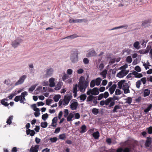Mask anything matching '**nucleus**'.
Returning <instances> with one entry per match:
<instances>
[{
    "label": "nucleus",
    "mask_w": 152,
    "mask_h": 152,
    "mask_svg": "<svg viewBox=\"0 0 152 152\" xmlns=\"http://www.w3.org/2000/svg\"><path fill=\"white\" fill-rule=\"evenodd\" d=\"M79 83V90L81 92H84L86 88L88 86V82L85 80V78L84 77L82 76L80 78Z\"/></svg>",
    "instance_id": "1"
},
{
    "label": "nucleus",
    "mask_w": 152,
    "mask_h": 152,
    "mask_svg": "<svg viewBox=\"0 0 152 152\" xmlns=\"http://www.w3.org/2000/svg\"><path fill=\"white\" fill-rule=\"evenodd\" d=\"M79 52L77 50L72 51L71 52L70 59L73 63H75L78 61Z\"/></svg>",
    "instance_id": "2"
},
{
    "label": "nucleus",
    "mask_w": 152,
    "mask_h": 152,
    "mask_svg": "<svg viewBox=\"0 0 152 152\" xmlns=\"http://www.w3.org/2000/svg\"><path fill=\"white\" fill-rule=\"evenodd\" d=\"M23 40L20 38L18 37L11 42V45L14 48H17L22 42Z\"/></svg>",
    "instance_id": "3"
},
{
    "label": "nucleus",
    "mask_w": 152,
    "mask_h": 152,
    "mask_svg": "<svg viewBox=\"0 0 152 152\" xmlns=\"http://www.w3.org/2000/svg\"><path fill=\"white\" fill-rule=\"evenodd\" d=\"M134 148L127 147L124 148L120 147L117 149L116 152H133Z\"/></svg>",
    "instance_id": "4"
},
{
    "label": "nucleus",
    "mask_w": 152,
    "mask_h": 152,
    "mask_svg": "<svg viewBox=\"0 0 152 152\" xmlns=\"http://www.w3.org/2000/svg\"><path fill=\"white\" fill-rule=\"evenodd\" d=\"M26 78L27 76L26 75H23L19 78L18 81L15 84L14 86H16L22 84Z\"/></svg>",
    "instance_id": "5"
},
{
    "label": "nucleus",
    "mask_w": 152,
    "mask_h": 152,
    "mask_svg": "<svg viewBox=\"0 0 152 152\" xmlns=\"http://www.w3.org/2000/svg\"><path fill=\"white\" fill-rule=\"evenodd\" d=\"M129 71L126 70H122L117 74V76L120 78L123 77L128 73Z\"/></svg>",
    "instance_id": "6"
},
{
    "label": "nucleus",
    "mask_w": 152,
    "mask_h": 152,
    "mask_svg": "<svg viewBox=\"0 0 152 152\" xmlns=\"http://www.w3.org/2000/svg\"><path fill=\"white\" fill-rule=\"evenodd\" d=\"M129 86L127 83H124L123 84L122 89L124 91V93L125 94L130 93V91L129 89Z\"/></svg>",
    "instance_id": "7"
},
{
    "label": "nucleus",
    "mask_w": 152,
    "mask_h": 152,
    "mask_svg": "<svg viewBox=\"0 0 152 152\" xmlns=\"http://www.w3.org/2000/svg\"><path fill=\"white\" fill-rule=\"evenodd\" d=\"M72 98V96L71 95H69L66 97V96H65L64 99L63 100V105L64 106L67 105Z\"/></svg>",
    "instance_id": "8"
},
{
    "label": "nucleus",
    "mask_w": 152,
    "mask_h": 152,
    "mask_svg": "<svg viewBox=\"0 0 152 152\" xmlns=\"http://www.w3.org/2000/svg\"><path fill=\"white\" fill-rule=\"evenodd\" d=\"M152 142V138L150 137H147V139L145 141V147L148 148L149 147Z\"/></svg>",
    "instance_id": "9"
},
{
    "label": "nucleus",
    "mask_w": 152,
    "mask_h": 152,
    "mask_svg": "<svg viewBox=\"0 0 152 152\" xmlns=\"http://www.w3.org/2000/svg\"><path fill=\"white\" fill-rule=\"evenodd\" d=\"M53 69L52 68L47 69L46 71L45 75L47 77L51 76L53 73Z\"/></svg>",
    "instance_id": "10"
},
{
    "label": "nucleus",
    "mask_w": 152,
    "mask_h": 152,
    "mask_svg": "<svg viewBox=\"0 0 152 152\" xmlns=\"http://www.w3.org/2000/svg\"><path fill=\"white\" fill-rule=\"evenodd\" d=\"M86 20L84 19H76L71 18L69 20V22L70 23H81L82 22H86Z\"/></svg>",
    "instance_id": "11"
},
{
    "label": "nucleus",
    "mask_w": 152,
    "mask_h": 152,
    "mask_svg": "<svg viewBox=\"0 0 152 152\" xmlns=\"http://www.w3.org/2000/svg\"><path fill=\"white\" fill-rule=\"evenodd\" d=\"M151 23V20L150 19H148L142 21V26L144 27H148Z\"/></svg>",
    "instance_id": "12"
},
{
    "label": "nucleus",
    "mask_w": 152,
    "mask_h": 152,
    "mask_svg": "<svg viewBox=\"0 0 152 152\" xmlns=\"http://www.w3.org/2000/svg\"><path fill=\"white\" fill-rule=\"evenodd\" d=\"M76 102H72L70 105V108L72 110H76L77 107L78 103L77 100L75 99Z\"/></svg>",
    "instance_id": "13"
},
{
    "label": "nucleus",
    "mask_w": 152,
    "mask_h": 152,
    "mask_svg": "<svg viewBox=\"0 0 152 152\" xmlns=\"http://www.w3.org/2000/svg\"><path fill=\"white\" fill-rule=\"evenodd\" d=\"M39 145H35L34 147L32 145L31 148L30 150V152H38V150L39 149Z\"/></svg>",
    "instance_id": "14"
},
{
    "label": "nucleus",
    "mask_w": 152,
    "mask_h": 152,
    "mask_svg": "<svg viewBox=\"0 0 152 152\" xmlns=\"http://www.w3.org/2000/svg\"><path fill=\"white\" fill-rule=\"evenodd\" d=\"M55 79L53 77H51L50 78L49 80V86L51 87H53L55 86Z\"/></svg>",
    "instance_id": "15"
},
{
    "label": "nucleus",
    "mask_w": 152,
    "mask_h": 152,
    "mask_svg": "<svg viewBox=\"0 0 152 152\" xmlns=\"http://www.w3.org/2000/svg\"><path fill=\"white\" fill-rule=\"evenodd\" d=\"M92 91V95H96L99 94V89L96 88L95 87L91 90Z\"/></svg>",
    "instance_id": "16"
},
{
    "label": "nucleus",
    "mask_w": 152,
    "mask_h": 152,
    "mask_svg": "<svg viewBox=\"0 0 152 152\" xmlns=\"http://www.w3.org/2000/svg\"><path fill=\"white\" fill-rule=\"evenodd\" d=\"M96 55V53L94 50H92L89 51L86 54V57H90L94 56Z\"/></svg>",
    "instance_id": "17"
},
{
    "label": "nucleus",
    "mask_w": 152,
    "mask_h": 152,
    "mask_svg": "<svg viewBox=\"0 0 152 152\" xmlns=\"http://www.w3.org/2000/svg\"><path fill=\"white\" fill-rule=\"evenodd\" d=\"M79 86L77 84L73 85V92L74 93L73 96L74 97H75L77 96V88Z\"/></svg>",
    "instance_id": "18"
},
{
    "label": "nucleus",
    "mask_w": 152,
    "mask_h": 152,
    "mask_svg": "<svg viewBox=\"0 0 152 152\" xmlns=\"http://www.w3.org/2000/svg\"><path fill=\"white\" fill-rule=\"evenodd\" d=\"M57 121V117H54L52 120V123L51 124V126L54 127H56Z\"/></svg>",
    "instance_id": "19"
},
{
    "label": "nucleus",
    "mask_w": 152,
    "mask_h": 152,
    "mask_svg": "<svg viewBox=\"0 0 152 152\" xmlns=\"http://www.w3.org/2000/svg\"><path fill=\"white\" fill-rule=\"evenodd\" d=\"M128 27V26L127 25L125 24L121 26H119L115 27L113 28L109 29L110 31L114 30L115 29H118L122 28H124L125 29H127Z\"/></svg>",
    "instance_id": "20"
},
{
    "label": "nucleus",
    "mask_w": 152,
    "mask_h": 152,
    "mask_svg": "<svg viewBox=\"0 0 152 152\" xmlns=\"http://www.w3.org/2000/svg\"><path fill=\"white\" fill-rule=\"evenodd\" d=\"M26 133L27 135L30 134L31 136H33L35 134V131L33 130L28 129L26 130Z\"/></svg>",
    "instance_id": "21"
},
{
    "label": "nucleus",
    "mask_w": 152,
    "mask_h": 152,
    "mask_svg": "<svg viewBox=\"0 0 152 152\" xmlns=\"http://www.w3.org/2000/svg\"><path fill=\"white\" fill-rule=\"evenodd\" d=\"M63 85V83L61 81H59L55 88V89L56 90H58L60 89Z\"/></svg>",
    "instance_id": "22"
},
{
    "label": "nucleus",
    "mask_w": 152,
    "mask_h": 152,
    "mask_svg": "<svg viewBox=\"0 0 152 152\" xmlns=\"http://www.w3.org/2000/svg\"><path fill=\"white\" fill-rule=\"evenodd\" d=\"M132 74L136 78H140L143 76L142 74L141 73H139L135 71H134L132 72Z\"/></svg>",
    "instance_id": "23"
},
{
    "label": "nucleus",
    "mask_w": 152,
    "mask_h": 152,
    "mask_svg": "<svg viewBox=\"0 0 152 152\" xmlns=\"http://www.w3.org/2000/svg\"><path fill=\"white\" fill-rule=\"evenodd\" d=\"M81 130L80 131V133L83 134L85 132L87 131L86 126L85 125H83L80 128Z\"/></svg>",
    "instance_id": "24"
},
{
    "label": "nucleus",
    "mask_w": 152,
    "mask_h": 152,
    "mask_svg": "<svg viewBox=\"0 0 152 152\" xmlns=\"http://www.w3.org/2000/svg\"><path fill=\"white\" fill-rule=\"evenodd\" d=\"M121 108V106L118 105H115L114 107L113 110L111 111V113H115L118 112L117 110L120 109Z\"/></svg>",
    "instance_id": "25"
},
{
    "label": "nucleus",
    "mask_w": 152,
    "mask_h": 152,
    "mask_svg": "<svg viewBox=\"0 0 152 152\" xmlns=\"http://www.w3.org/2000/svg\"><path fill=\"white\" fill-rule=\"evenodd\" d=\"M125 80H121L120 81H119L118 83V88H119L120 89H122L123 85V84L125 82Z\"/></svg>",
    "instance_id": "26"
},
{
    "label": "nucleus",
    "mask_w": 152,
    "mask_h": 152,
    "mask_svg": "<svg viewBox=\"0 0 152 152\" xmlns=\"http://www.w3.org/2000/svg\"><path fill=\"white\" fill-rule=\"evenodd\" d=\"M74 114L72 113H70L69 115L66 117L67 120L68 121H72V118L74 116Z\"/></svg>",
    "instance_id": "27"
},
{
    "label": "nucleus",
    "mask_w": 152,
    "mask_h": 152,
    "mask_svg": "<svg viewBox=\"0 0 152 152\" xmlns=\"http://www.w3.org/2000/svg\"><path fill=\"white\" fill-rule=\"evenodd\" d=\"M92 136L95 139H98L99 137V133L98 131L94 132L92 134Z\"/></svg>",
    "instance_id": "28"
},
{
    "label": "nucleus",
    "mask_w": 152,
    "mask_h": 152,
    "mask_svg": "<svg viewBox=\"0 0 152 152\" xmlns=\"http://www.w3.org/2000/svg\"><path fill=\"white\" fill-rule=\"evenodd\" d=\"M78 37V35L77 34H73V35L66 37H65V38H64V39H74L75 38L77 37Z\"/></svg>",
    "instance_id": "29"
},
{
    "label": "nucleus",
    "mask_w": 152,
    "mask_h": 152,
    "mask_svg": "<svg viewBox=\"0 0 152 152\" xmlns=\"http://www.w3.org/2000/svg\"><path fill=\"white\" fill-rule=\"evenodd\" d=\"M115 104V102L114 101H112L110 103L109 105L105 107L108 109H110L112 107H113V106Z\"/></svg>",
    "instance_id": "30"
},
{
    "label": "nucleus",
    "mask_w": 152,
    "mask_h": 152,
    "mask_svg": "<svg viewBox=\"0 0 152 152\" xmlns=\"http://www.w3.org/2000/svg\"><path fill=\"white\" fill-rule=\"evenodd\" d=\"M61 98V96L59 94L55 95L53 97V99L54 101L57 102L58 101L59 99Z\"/></svg>",
    "instance_id": "31"
},
{
    "label": "nucleus",
    "mask_w": 152,
    "mask_h": 152,
    "mask_svg": "<svg viewBox=\"0 0 152 152\" xmlns=\"http://www.w3.org/2000/svg\"><path fill=\"white\" fill-rule=\"evenodd\" d=\"M150 94V90L148 89H145L144 92L143 96L144 97H146L148 96Z\"/></svg>",
    "instance_id": "32"
},
{
    "label": "nucleus",
    "mask_w": 152,
    "mask_h": 152,
    "mask_svg": "<svg viewBox=\"0 0 152 152\" xmlns=\"http://www.w3.org/2000/svg\"><path fill=\"white\" fill-rule=\"evenodd\" d=\"M139 42L138 41H136L134 42L133 44L134 47L136 49H139L140 47L139 46Z\"/></svg>",
    "instance_id": "33"
},
{
    "label": "nucleus",
    "mask_w": 152,
    "mask_h": 152,
    "mask_svg": "<svg viewBox=\"0 0 152 152\" xmlns=\"http://www.w3.org/2000/svg\"><path fill=\"white\" fill-rule=\"evenodd\" d=\"M102 79L100 77H98L95 80L96 85L97 86H99L101 83Z\"/></svg>",
    "instance_id": "34"
},
{
    "label": "nucleus",
    "mask_w": 152,
    "mask_h": 152,
    "mask_svg": "<svg viewBox=\"0 0 152 152\" xmlns=\"http://www.w3.org/2000/svg\"><path fill=\"white\" fill-rule=\"evenodd\" d=\"M96 97L93 96L91 95H90L88 96L87 98V102H91L92 101L93 99H94L96 98Z\"/></svg>",
    "instance_id": "35"
},
{
    "label": "nucleus",
    "mask_w": 152,
    "mask_h": 152,
    "mask_svg": "<svg viewBox=\"0 0 152 152\" xmlns=\"http://www.w3.org/2000/svg\"><path fill=\"white\" fill-rule=\"evenodd\" d=\"M6 100L5 99H3L1 100V104L5 106H8L9 105V104L7 103V102L6 101Z\"/></svg>",
    "instance_id": "36"
},
{
    "label": "nucleus",
    "mask_w": 152,
    "mask_h": 152,
    "mask_svg": "<svg viewBox=\"0 0 152 152\" xmlns=\"http://www.w3.org/2000/svg\"><path fill=\"white\" fill-rule=\"evenodd\" d=\"M112 97H109L105 100V105L107 106L109 105L111 102L112 101Z\"/></svg>",
    "instance_id": "37"
},
{
    "label": "nucleus",
    "mask_w": 152,
    "mask_h": 152,
    "mask_svg": "<svg viewBox=\"0 0 152 152\" xmlns=\"http://www.w3.org/2000/svg\"><path fill=\"white\" fill-rule=\"evenodd\" d=\"M107 70L105 69L100 73V75L102 76L103 78H106V75L107 73Z\"/></svg>",
    "instance_id": "38"
},
{
    "label": "nucleus",
    "mask_w": 152,
    "mask_h": 152,
    "mask_svg": "<svg viewBox=\"0 0 152 152\" xmlns=\"http://www.w3.org/2000/svg\"><path fill=\"white\" fill-rule=\"evenodd\" d=\"M152 107V104H150L144 110V111L145 113H147L148 112H149L151 109Z\"/></svg>",
    "instance_id": "39"
},
{
    "label": "nucleus",
    "mask_w": 152,
    "mask_h": 152,
    "mask_svg": "<svg viewBox=\"0 0 152 152\" xmlns=\"http://www.w3.org/2000/svg\"><path fill=\"white\" fill-rule=\"evenodd\" d=\"M92 112L94 115H97L99 113V109L93 108L92 109Z\"/></svg>",
    "instance_id": "40"
},
{
    "label": "nucleus",
    "mask_w": 152,
    "mask_h": 152,
    "mask_svg": "<svg viewBox=\"0 0 152 152\" xmlns=\"http://www.w3.org/2000/svg\"><path fill=\"white\" fill-rule=\"evenodd\" d=\"M87 97L86 95L85 94H82L79 96V98L80 99V100L83 101H84Z\"/></svg>",
    "instance_id": "41"
},
{
    "label": "nucleus",
    "mask_w": 152,
    "mask_h": 152,
    "mask_svg": "<svg viewBox=\"0 0 152 152\" xmlns=\"http://www.w3.org/2000/svg\"><path fill=\"white\" fill-rule=\"evenodd\" d=\"M69 77V75L64 73L63 75L62 79L63 81H64L65 80L68 79Z\"/></svg>",
    "instance_id": "42"
},
{
    "label": "nucleus",
    "mask_w": 152,
    "mask_h": 152,
    "mask_svg": "<svg viewBox=\"0 0 152 152\" xmlns=\"http://www.w3.org/2000/svg\"><path fill=\"white\" fill-rule=\"evenodd\" d=\"M132 61V59L131 56H128L126 59V62L129 64L131 63Z\"/></svg>",
    "instance_id": "43"
},
{
    "label": "nucleus",
    "mask_w": 152,
    "mask_h": 152,
    "mask_svg": "<svg viewBox=\"0 0 152 152\" xmlns=\"http://www.w3.org/2000/svg\"><path fill=\"white\" fill-rule=\"evenodd\" d=\"M37 86V84H35L32 86L31 87L29 88L28 89L29 91L31 92H32L35 88Z\"/></svg>",
    "instance_id": "44"
},
{
    "label": "nucleus",
    "mask_w": 152,
    "mask_h": 152,
    "mask_svg": "<svg viewBox=\"0 0 152 152\" xmlns=\"http://www.w3.org/2000/svg\"><path fill=\"white\" fill-rule=\"evenodd\" d=\"M17 94V93H16V91L14 92H13L7 98H9L10 99H12L14 96Z\"/></svg>",
    "instance_id": "45"
},
{
    "label": "nucleus",
    "mask_w": 152,
    "mask_h": 152,
    "mask_svg": "<svg viewBox=\"0 0 152 152\" xmlns=\"http://www.w3.org/2000/svg\"><path fill=\"white\" fill-rule=\"evenodd\" d=\"M132 98L131 97H128L125 99L126 100V103L127 104H130L132 102Z\"/></svg>",
    "instance_id": "46"
},
{
    "label": "nucleus",
    "mask_w": 152,
    "mask_h": 152,
    "mask_svg": "<svg viewBox=\"0 0 152 152\" xmlns=\"http://www.w3.org/2000/svg\"><path fill=\"white\" fill-rule=\"evenodd\" d=\"M13 119L12 116H10L8 118L7 121V123L9 124H10L12 123V121Z\"/></svg>",
    "instance_id": "47"
},
{
    "label": "nucleus",
    "mask_w": 152,
    "mask_h": 152,
    "mask_svg": "<svg viewBox=\"0 0 152 152\" xmlns=\"http://www.w3.org/2000/svg\"><path fill=\"white\" fill-rule=\"evenodd\" d=\"M146 131H147L148 133L149 134H152V126H150L146 129Z\"/></svg>",
    "instance_id": "48"
},
{
    "label": "nucleus",
    "mask_w": 152,
    "mask_h": 152,
    "mask_svg": "<svg viewBox=\"0 0 152 152\" xmlns=\"http://www.w3.org/2000/svg\"><path fill=\"white\" fill-rule=\"evenodd\" d=\"M50 140L51 142L54 143L56 142L58 140V138L56 137H53V138H50L49 139Z\"/></svg>",
    "instance_id": "49"
},
{
    "label": "nucleus",
    "mask_w": 152,
    "mask_h": 152,
    "mask_svg": "<svg viewBox=\"0 0 152 152\" xmlns=\"http://www.w3.org/2000/svg\"><path fill=\"white\" fill-rule=\"evenodd\" d=\"M122 92V91L118 89H116L115 91V94L116 95H120Z\"/></svg>",
    "instance_id": "50"
},
{
    "label": "nucleus",
    "mask_w": 152,
    "mask_h": 152,
    "mask_svg": "<svg viewBox=\"0 0 152 152\" xmlns=\"http://www.w3.org/2000/svg\"><path fill=\"white\" fill-rule=\"evenodd\" d=\"M48 114L46 113L43 114L42 115V118L43 120L45 121L46 119L48 118Z\"/></svg>",
    "instance_id": "51"
},
{
    "label": "nucleus",
    "mask_w": 152,
    "mask_h": 152,
    "mask_svg": "<svg viewBox=\"0 0 152 152\" xmlns=\"http://www.w3.org/2000/svg\"><path fill=\"white\" fill-rule=\"evenodd\" d=\"M41 126L43 128H45L48 126V123L47 122H41Z\"/></svg>",
    "instance_id": "52"
},
{
    "label": "nucleus",
    "mask_w": 152,
    "mask_h": 152,
    "mask_svg": "<svg viewBox=\"0 0 152 152\" xmlns=\"http://www.w3.org/2000/svg\"><path fill=\"white\" fill-rule=\"evenodd\" d=\"M66 135L64 133H63L59 135V138L60 139L64 140L66 138Z\"/></svg>",
    "instance_id": "53"
},
{
    "label": "nucleus",
    "mask_w": 152,
    "mask_h": 152,
    "mask_svg": "<svg viewBox=\"0 0 152 152\" xmlns=\"http://www.w3.org/2000/svg\"><path fill=\"white\" fill-rule=\"evenodd\" d=\"M151 47L150 45H148L146 47V49L144 50L145 53L146 54L148 53L149 51L151 49Z\"/></svg>",
    "instance_id": "54"
},
{
    "label": "nucleus",
    "mask_w": 152,
    "mask_h": 152,
    "mask_svg": "<svg viewBox=\"0 0 152 152\" xmlns=\"http://www.w3.org/2000/svg\"><path fill=\"white\" fill-rule=\"evenodd\" d=\"M95 80H93L91 82L90 86L91 88H93L95 86Z\"/></svg>",
    "instance_id": "55"
},
{
    "label": "nucleus",
    "mask_w": 152,
    "mask_h": 152,
    "mask_svg": "<svg viewBox=\"0 0 152 152\" xmlns=\"http://www.w3.org/2000/svg\"><path fill=\"white\" fill-rule=\"evenodd\" d=\"M141 84V80H138L136 83V87L139 88L140 87V86Z\"/></svg>",
    "instance_id": "56"
},
{
    "label": "nucleus",
    "mask_w": 152,
    "mask_h": 152,
    "mask_svg": "<svg viewBox=\"0 0 152 152\" xmlns=\"http://www.w3.org/2000/svg\"><path fill=\"white\" fill-rule=\"evenodd\" d=\"M64 116L65 118H66L69 115L68 110L67 109H65L64 110Z\"/></svg>",
    "instance_id": "57"
},
{
    "label": "nucleus",
    "mask_w": 152,
    "mask_h": 152,
    "mask_svg": "<svg viewBox=\"0 0 152 152\" xmlns=\"http://www.w3.org/2000/svg\"><path fill=\"white\" fill-rule=\"evenodd\" d=\"M96 97V98H95L94 99H93L92 101L93 102V103L94 104L93 105V106H96L98 102L97 101V96Z\"/></svg>",
    "instance_id": "58"
},
{
    "label": "nucleus",
    "mask_w": 152,
    "mask_h": 152,
    "mask_svg": "<svg viewBox=\"0 0 152 152\" xmlns=\"http://www.w3.org/2000/svg\"><path fill=\"white\" fill-rule=\"evenodd\" d=\"M83 63L86 64H88L89 63V60L87 58H84L83 60Z\"/></svg>",
    "instance_id": "59"
},
{
    "label": "nucleus",
    "mask_w": 152,
    "mask_h": 152,
    "mask_svg": "<svg viewBox=\"0 0 152 152\" xmlns=\"http://www.w3.org/2000/svg\"><path fill=\"white\" fill-rule=\"evenodd\" d=\"M52 101L53 100L51 99H48L46 101V104L47 105H49L51 104Z\"/></svg>",
    "instance_id": "60"
},
{
    "label": "nucleus",
    "mask_w": 152,
    "mask_h": 152,
    "mask_svg": "<svg viewBox=\"0 0 152 152\" xmlns=\"http://www.w3.org/2000/svg\"><path fill=\"white\" fill-rule=\"evenodd\" d=\"M103 98H104L103 94H101L97 96V99L98 100H100Z\"/></svg>",
    "instance_id": "61"
},
{
    "label": "nucleus",
    "mask_w": 152,
    "mask_h": 152,
    "mask_svg": "<svg viewBox=\"0 0 152 152\" xmlns=\"http://www.w3.org/2000/svg\"><path fill=\"white\" fill-rule=\"evenodd\" d=\"M135 70L137 72H140L141 71V69L140 67L138 66H136L135 67Z\"/></svg>",
    "instance_id": "62"
},
{
    "label": "nucleus",
    "mask_w": 152,
    "mask_h": 152,
    "mask_svg": "<svg viewBox=\"0 0 152 152\" xmlns=\"http://www.w3.org/2000/svg\"><path fill=\"white\" fill-rule=\"evenodd\" d=\"M140 80H141V82H142L143 84L144 85L146 83V78L144 77L142 78Z\"/></svg>",
    "instance_id": "63"
},
{
    "label": "nucleus",
    "mask_w": 152,
    "mask_h": 152,
    "mask_svg": "<svg viewBox=\"0 0 152 152\" xmlns=\"http://www.w3.org/2000/svg\"><path fill=\"white\" fill-rule=\"evenodd\" d=\"M109 96V93L107 91L105 92L103 94L104 98H107V97H108Z\"/></svg>",
    "instance_id": "64"
}]
</instances>
